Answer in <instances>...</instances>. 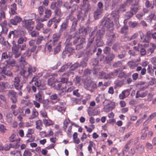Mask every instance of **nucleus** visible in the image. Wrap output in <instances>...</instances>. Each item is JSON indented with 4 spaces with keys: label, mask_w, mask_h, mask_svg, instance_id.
<instances>
[{
    "label": "nucleus",
    "mask_w": 156,
    "mask_h": 156,
    "mask_svg": "<svg viewBox=\"0 0 156 156\" xmlns=\"http://www.w3.org/2000/svg\"><path fill=\"white\" fill-rule=\"evenodd\" d=\"M6 69H2L0 70L2 71V73L10 77L12 76V72L9 70L6 71Z\"/></svg>",
    "instance_id": "29"
},
{
    "label": "nucleus",
    "mask_w": 156,
    "mask_h": 156,
    "mask_svg": "<svg viewBox=\"0 0 156 156\" xmlns=\"http://www.w3.org/2000/svg\"><path fill=\"white\" fill-rule=\"evenodd\" d=\"M68 21L66 20V22L63 23L61 26V28L60 29V31H63L65 30L67 27Z\"/></svg>",
    "instance_id": "40"
},
{
    "label": "nucleus",
    "mask_w": 156,
    "mask_h": 156,
    "mask_svg": "<svg viewBox=\"0 0 156 156\" xmlns=\"http://www.w3.org/2000/svg\"><path fill=\"white\" fill-rule=\"evenodd\" d=\"M44 124L46 126H49L52 124V122L50 120L44 119L43 120Z\"/></svg>",
    "instance_id": "56"
},
{
    "label": "nucleus",
    "mask_w": 156,
    "mask_h": 156,
    "mask_svg": "<svg viewBox=\"0 0 156 156\" xmlns=\"http://www.w3.org/2000/svg\"><path fill=\"white\" fill-rule=\"evenodd\" d=\"M124 61L123 60L118 61L114 63L113 65V66L114 68L120 67L122 66V62Z\"/></svg>",
    "instance_id": "34"
},
{
    "label": "nucleus",
    "mask_w": 156,
    "mask_h": 156,
    "mask_svg": "<svg viewBox=\"0 0 156 156\" xmlns=\"http://www.w3.org/2000/svg\"><path fill=\"white\" fill-rule=\"evenodd\" d=\"M37 68L34 66H29L28 68L27 72L29 75L31 76L32 75V73H34L36 70Z\"/></svg>",
    "instance_id": "25"
},
{
    "label": "nucleus",
    "mask_w": 156,
    "mask_h": 156,
    "mask_svg": "<svg viewBox=\"0 0 156 156\" xmlns=\"http://www.w3.org/2000/svg\"><path fill=\"white\" fill-rule=\"evenodd\" d=\"M35 100L40 103H42L43 100L41 93L38 92L37 93L35 94Z\"/></svg>",
    "instance_id": "24"
},
{
    "label": "nucleus",
    "mask_w": 156,
    "mask_h": 156,
    "mask_svg": "<svg viewBox=\"0 0 156 156\" xmlns=\"http://www.w3.org/2000/svg\"><path fill=\"white\" fill-rule=\"evenodd\" d=\"M129 5H138V1L137 0H128Z\"/></svg>",
    "instance_id": "50"
},
{
    "label": "nucleus",
    "mask_w": 156,
    "mask_h": 156,
    "mask_svg": "<svg viewBox=\"0 0 156 156\" xmlns=\"http://www.w3.org/2000/svg\"><path fill=\"white\" fill-rule=\"evenodd\" d=\"M66 45L65 48V50L62 52V54L65 55L68 53H71L74 50V49L70 46L72 44L70 42H69V40L68 39L66 42Z\"/></svg>",
    "instance_id": "5"
},
{
    "label": "nucleus",
    "mask_w": 156,
    "mask_h": 156,
    "mask_svg": "<svg viewBox=\"0 0 156 156\" xmlns=\"http://www.w3.org/2000/svg\"><path fill=\"white\" fill-rule=\"evenodd\" d=\"M85 45V39L83 38L80 41V43L76 45V49L80 50L83 48Z\"/></svg>",
    "instance_id": "16"
},
{
    "label": "nucleus",
    "mask_w": 156,
    "mask_h": 156,
    "mask_svg": "<svg viewBox=\"0 0 156 156\" xmlns=\"http://www.w3.org/2000/svg\"><path fill=\"white\" fill-rule=\"evenodd\" d=\"M73 124H74L73 123L71 122V124L68 126L67 133L69 137H71V136L72 127Z\"/></svg>",
    "instance_id": "39"
},
{
    "label": "nucleus",
    "mask_w": 156,
    "mask_h": 156,
    "mask_svg": "<svg viewBox=\"0 0 156 156\" xmlns=\"http://www.w3.org/2000/svg\"><path fill=\"white\" fill-rule=\"evenodd\" d=\"M89 144L87 147L89 153H91L92 152V147L94 148H95V144L91 141H89Z\"/></svg>",
    "instance_id": "27"
},
{
    "label": "nucleus",
    "mask_w": 156,
    "mask_h": 156,
    "mask_svg": "<svg viewBox=\"0 0 156 156\" xmlns=\"http://www.w3.org/2000/svg\"><path fill=\"white\" fill-rule=\"evenodd\" d=\"M26 137L29 138L26 140L27 143L33 142L34 140V137L31 134H29V133H27L26 134Z\"/></svg>",
    "instance_id": "33"
},
{
    "label": "nucleus",
    "mask_w": 156,
    "mask_h": 156,
    "mask_svg": "<svg viewBox=\"0 0 156 156\" xmlns=\"http://www.w3.org/2000/svg\"><path fill=\"white\" fill-rule=\"evenodd\" d=\"M53 87L57 90H60L62 89V84L58 82H56Z\"/></svg>",
    "instance_id": "32"
},
{
    "label": "nucleus",
    "mask_w": 156,
    "mask_h": 156,
    "mask_svg": "<svg viewBox=\"0 0 156 156\" xmlns=\"http://www.w3.org/2000/svg\"><path fill=\"white\" fill-rule=\"evenodd\" d=\"M103 12V11L97 9L94 13V16L95 19H98Z\"/></svg>",
    "instance_id": "35"
},
{
    "label": "nucleus",
    "mask_w": 156,
    "mask_h": 156,
    "mask_svg": "<svg viewBox=\"0 0 156 156\" xmlns=\"http://www.w3.org/2000/svg\"><path fill=\"white\" fill-rule=\"evenodd\" d=\"M61 37V34L59 33H55L52 37V44L53 46L56 45V44H58V41Z\"/></svg>",
    "instance_id": "12"
},
{
    "label": "nucleus",
    "mask_w": 156,
    "mask_h": 156,
    "mask_svg": "<svg viewBox=\"0 0 156 156\" xmlns=\"http://www.w3.org/2000/svg\"><path fill=\"white\" fill-rule=\"evenodd\" d=\"M71 64L70 63H68L66 64L63 66L59 70V72H63L65 71L66 69L68 68L69 66H70Z\"/></svg>",
    "instance_id": "41"
},
{
    "label": "nucleus",
    "mask_w": 156,
    "mask_h": 156,
    "mask_svg": "<svg viewBox=\"0 0 156 156\" xmlns=\"http://www.w3.org/2000/svg\"><path fill=\"white\" fill-rule=\"evenodd\" d=\"M35 47H32L30 49H28L23 54L21 57L25 58H29L31 56L32 52L35 51Z\"/></svg>",
    "instance_id": "13"
},
{
    "label": "nucleus",
    "mask_w": 156,
    "mask_h": 156,
    "mask_svg": "<svg viewBox=\"0 0 156 156\" xmlns=\"http://www.w3.org/2000/svg\"><path fill=\"white\" fill-rule=\"evenodd\" d=\"M26 58L21 57L20 59L19 60L20 64L21 65H22L23 66L26 65L27 63V62L26 61Z\"/></svg>",
    "instance_id": "51"
},
{
    "label": "nucleus",
    "mask_w": 156,
    "mask_h": 156,
    "mask_svg": "<svg viewBox=\"0 0 156 156\" xmlns=\"http://www.w3.org/2000/svg\"><path fill=\"white\" fill-rule=\"evenodd\" d=\"M38 112L34 108L33 110L31 112V115L29 117V119L30 120V122H33V121H31V120L35 119L38 116Z\"/></svg>",
    "instance_id": "20"
},
{
    "label": "nucleus",
    "mask_w": 156,
    "mask_h": 156,
    "mask_svg": "<svg viewBox=\"0 0 156 156\" xmlns=\"http://www.w3.org/2000/svg\"><path fill=\"white\" fill-rule=\"evenodd\" d=\"M104 110L106 112H108L113 109V108L111 107L108 104V105H105L104 108Z\"/></svg>",
    "instance_id": "54"
},
{
    "label": "nucleus",
    "mask_w": 156,
    "mask_h": 156,
    "mask_svg": "<svg viewBox=\"0 0 156 156\" xmlns=\"http://www.w3.org/2000/svg\"><path fill=\"white\" fill-rule=\"evenodd\" d=\"M32 153L30 150H26L23 153V156H31Z\"/></svg>",
    "instance_id": "57"
},
{
    "label": "nucleus",
    "mask_w": 156,
    "mask_h": 156,
    "mask_svg": "<svg viewBox=\"0 0 156 156\" xmlns=\"http://www.w3.org/2000/svg\"><path fill=\"white\" fill-rule=\"evenodd\" d=\"M115 55L113 53L107 56L106 57L105 60L104 62L105 64L108 63L112 61L115 58Z\"/></svg>",
    "instance_id": "19"
},
{
    "label": "nucleus",
    "mask_w": 156,
    "mask_h": 156,
    "mask_svg": "<svg viewBox=\"0 0 156 156\" xmlns=\"http://www.w3.org/2000/svg\"><path fill=\"white\" fill-rule=\"evenodd\" d=\"M35 40H31L29 41L28 43H29V44L30 46L32 47H35V50L37 48V46L35 44Z\"/></svg>",
    "instance_id": "58"
},
{
    "label": "nucleus",
    "mask_w": 156,
    "mask_h": 156,
    "mask_svg": "<svg viewBox=\"0 0 156 156\" xmlns=\"http://www.w3.org/2000/svg\"><path fill=\"white\" fill-rule=\"evenodd\" d=\"M11 57V53L10 52H3L1 55V60L6 59H10Z\"/></svg>",
    "instance_id": "22"
},
{
    "label": "nucleus",
    "mask_w": 156,
    "mask_h": 156,
    "mask_svg": "<svg viewBox=\"0 0 156 156\" xmlns=\"http://www.w3.org/2000/svg\"><path fill=\"white\" fill-rule=\"evenodd\" d=\"M20 74L23 76L24 78H27L29 75L28 72L26 70L22 69L20 72Z\"/></svg>",
    "instance_id": "45"
},
{
    "label": "nucleus",
    "mask_w": 156,
    "mask_h": 156,
    "mask_svg": "<svg viewBox=\"0 0 156 156\" xmlns=\"http://www.w3.org/2000/svg\"><path fill=\"white\" fill-rule=\"evenodd\" d=\"M111 16L113 18L115 22H117L119 17V10L112 11L111 13Z\"/></svg>",
    "instance_id": "17"
},
{
    "label": "nucleus",
    "mask_w": 156,
    "mask_h": 156,
    "mask_svg": "<svg viewBox=\"0 0 156 156\" xmlns=\"http://www.w3.org/2000/svg\"><path fill=\"white\" fill-rule=\"evenodd\" d=\"M90 0H83L82 5V9L85 10V12H87L91 9L90 5L89 4Z\"/></svg>",
    "instance_id": "10"
},
{
    "label": "nucleus",
    "mask_w": 156,
    "mask_h": 156,
    "mask_svg": "<svg viewBox=\"0 0 156 156\" xmlns=\"http://www.w3.org/2000/svg\"><path fill=\"white\" fill-rule=\"evenodd\" d=\"M97 10H99L103 11V4L101 2H99L98 3V8Z\"/></svg>",
    "instance_id": "63"
},
{
    "label": "nucleus",
    "mask_w": 156,
    "mask_h": 156,
    "mask_svg": "<svg viewBox=\"0 0 156 156\" xmlns=\"http://www.w3.org/2000/svg\"><path fill=\"white\" fill-rule=\"evenodd\" d=\"M44 7L41 6L39 7L38 8V11L39 15L41 16L42 15L44 12Z\"/></svg>",
    "instance_id": "61"
},
{
    "label": "nucleus",
    "mask_w": 156,
    "mask_h": 156,
    "mask_svg": "<svg viewBox=\"0 0 156 156\" xmlns=\"http://www.w3.org/2000/svg\"><path fill=\"white\" fill-rule=\"evenodd\" d=\"M11 14L15 15L16 14V3H14L11 5Z\"/></svg>",
    "instance_id": "31"
},
{
    "label": "nucleus",
    "mask_w": 156,
    "mask_h": 156,
    "mask_svg": "<svg viewBox=\"0 0 156 156\" xmlns=\"http://www.w3.org/2000/svg\"><path fill=\"white\" fill-rule=\"evenodd\" d=\"M29 34L32 37H36L38 36L39 33L38 32L35 30L29 31H28Z\"/></svg>",
    "instance_id": "42"
},
{
    "label": "nucleus",
    "mask_w": 156,
    "mask_h": 156,
    "mask_svg": "<svg viewBox=\"0 0 156 156\" xmlns=\"http://www.w3.org/2000/svg\"><path fill=\"white\" fill-rule=\"evenodd\" d=\"M6 64H3V66L5 67V69H7L8 67L14 66L16 64V61L14 59L10 61H6Z\"/></svg>",
    "instance_id": "15"
},
{
    "label": "nucleus",
    "mask_w": 156,
    "mask_h": 156,
    "mask_svg": "<svg viewBox=\"0 0 156 156\" xmlns=\"http://www.w3.org/2000/svg\"><path fill=\"white\" fill-rule=\"evenodd\" d=\"M12 51L13 53H16L19 51L20 45L16 44L14 41L12 42Z\"/></svg>",
    "instance_id": "18"
},
{
    "label": "nucleus",
    "mask_w": 156,
    "mask_h": 156,
    "mask_svg": "<svg viewBox=\"0 0 156 156\" xmlns=\"http://www.w3.org/2000/svg\"><path fill=\"white\" fill-rule=\"evenodd\" d=\"M61 42H59L58 44H56L57 46L54 48V54H55L58 53L61 49Z\"/></svg>",
    "instance_id": "37"
},
{
    "label": "nucleus",
    "mask_w": 156,
    "mask_h": 156,
    "mask_svg": "<svg viewBox=\"0 0 156 156\" xmlns=\"http://www.w3.org/2000/svg\"><path fill=\"white\" fill-rule=\"evenodd\" d=\"M5 12L2 10H1L0 13V22L2 21V19H5Z\"/></svg>",
    "instance_id": "59"
},
{
    "label": "nucleus",
    "mask_w": 156,
    "mask_h": 156,
    "mask_svg": "<svg viewBox=\"0 0 156 156\" xmlns=\"http://www.w3.org/2000/svg\"><path fill=\"white\" fill-rule=\"evenodd\" d=\"M146 107V106L145 105V104L144 103L138 105L137 106L136 108L135 109V112H136V109H140Z\"/></svg>",
    "instance_id": "62"
},
{
    "label": "nucleus",
    "mask_w": 156,
    "mask_h": 156,
    "mask_svg": "<svg viewBox=\"0 0 156 156\" xmlns=\"http://www.w3.org/2000/svg\"><path fill=\"white\" fill-rule=\"evenodd\" d=\"M44 37L41 35H40L37 37L36 40V43L37 44H41L42 41H44Z\"/></svg>",
    "instance_id": "44"
},
{
    "label": "nucleus",
    "mask_w": 156,
    "mask_h": 156,
    "mask_svg": "<svg viewBox=\"0 0 156 156\" xmlns=\"http://www.w3.org/2000/svg\"><path fill=\"white\" fill-rule=\"evenodd\" d=\"M20 80L18 76H16L14 78V85L15 88L18 90H21L23 87V85L20 84Z\"/></svg>",
    "instance_id": "9"
},
{
    "label": "nucleus",
    "mask_w": 156,
    "mask_h": 156,
    "mask_svg": "<svg viewBox=\"0 0 156 156\" xmlns=\"http://www.w3.org/2000/svg\"><path fill=\"white\" fill-rule=\"evenodd\" d=\"M147 94V91H146L143 92H140L139 90L137 91L135 97L136 98H138L140 97L143 98L145 97Z\"/></svg>",
    "instance_id": "23"
},
{
    "label": "nucleus",
    "mask_w": 156,
    "mask_h": 156,
    "mask_svg": "<svg viewBox=\"0 0 156 156\" xmlns=\"http://www.w3.org/2000/svg\"><path fill=\"white\" fill-rule=\"evenodd\" d=\"M156 116V112H154L151 114L148 117L147 120L144 123V124L146 122H147L148 120L150 121L151 119H153L154 117Z\"/></svg>",
    "instance_id": "60"
},
{
    "label": "nucleus",
    "mask_w": 156,
    "mask_h": 156,
    "mask_svg": "<svg viewBox=\"0 0 156 156\" xmlns=\"http://www.w3.org/2000/svg\"><path fill=\"white\" fill-rule=\"evenodd\" d=\"M66 20L68 21V20H70L72 22V25L71 28L73 30H75L76 27L77 25V20L74 16H73V13H70L69 16L66 17Z\"/></svg>",
    "instance_id": "4"
},
{
    "label": "nucleus",
    "mask_w": 156,
    "mask_h": 156,
    "mask_svg": "<svg viewBox=\"0 0 156 156\" xmlns=\"http://www.w3.org/2000/svg\"><path fill=\"white\" fill-rule=\"evenodd\" d=\"M106 36L107 37V41L106 42V44L108 45H111L112 44V42L115 39V35L114 34H109L108 33L106 34Z\"/></svg>",
    "instance_id": "6"
},
{
    "label": "nucleus",
    "mask_w": 156,
    "mask_h": 156,
    "mask_svg": "<svg viewBox=\"0 0 156 156\" xmlns=\"http://www.w3.org/2000/svg\"><path fill=\"white\" fill-rule=\"evenodd\" d=\"M36 128L39 129V130H41L42 128V122L41 120H38L36 122Z\"/></svg>",
    "instance_id": "30"
},
{
    "label": "nucleus",
    "mask_w": 156,
    "mask_h": 156,
    "mask_svg": "<svg viewBox=\"0 0 156 156\" xmlns=\"http://www.w3.org/2000/svg\"><path fill=\"white\" fill-rule=\"evenodd\" d=\"M129 93V91L127 90H125L122 91V92L119 94V97L120 99H123L126 98L125 94L126 93Z\"/></svg>",
    "instance_id": "47"
},
{
    "label": "nucleus",
    "mask_w": 156,
    "mask_h": 156,
    "mask_svg": "<svg viewBox=\"0 0 156 156\" xmlns=\"http://www.w3.org/2000/svg\"><path fill=\"white\" fill-rule=\"evenodd\" d=\"M105 33L104 29L102 28L99 30H94L89 35L90 38L88 40V44L90 45L93 42L94 38H95L96 41H99L103 37Z\"/></svg>",
    "instance_id": "1"
},
{
    "label": "nucleus",
    "mask_w": 156,
    "mask_h": 156,
    "mask_svg": "<svg viewBox=\"0 0 156 156\" xmlns=\"http://www.w3.org/2000/svg\"><path fill=\"white\" fill-rule=\"evenodd\" d=\"M136 71H141L140 72V74L142 75H144L145 74L146 70V69L145 68H143V69L142 68V67L140 66H137L136 68Z\"/></svg>",
    "instance_id": "36"
},
{
    "label": "nucleus",
    "mask_w": 156,
    "mask_h": 156,
    "mask_svg": "<svg viewBox=\"0 0 156 156\" xmlns=\"http://www.w3.org/2000/svg\"><path fill=\"white\" fill-rule=\"evenodd\" d=\"M8 95L10 98L13 103H15L17 101L16 93L12 90L9 91Z\"/></svg>",
    "instance_id": "7"
},
{
    "label": "nucleus",
    "mask_w": 156,
    "mask_h": 156,
    "mask_svg": "<svg viewBox=\"0 0 156 156\" xmlns=\"http://www.w3.org/2000/svg\"><path fill=\"white\" fill-rule=\"evenodd\" d=\"M92 81L90 78H87L84 82L85 88L87 90H90Z\"/></svg>",
    "instance_id": "14"
},
{
    "label": "nucleus",
    "mask_w": 156,
    "mask_h": 156,
    "mask_svg": "<svg viewBox=\"0 0 156 156\" xmlns=\"http://www.w3.org/2000/svg\"><path fill=\"white\" fill-rule=\"evenodd\" d=\"M22 19L19 16H15L14 17L9 20V22L11 24L13 25H17L22 21Z\"/></svg>",
    "instance_id": "8"
},
{
    "label": "nucleus",
    "mask_w": 156,
    "mask_h": 156,
    "mask_svg": "<svg viewBox=\"0 0 156 156\" xmlns=\"http://www.w3.org/2000/svg\"><path fill=\"white\" fill-rule=\"evenodd\" d=\"M54 13L55 16H58L59 17H61L63 15V13L60 8H57L55 10Z\"/></svg>",
    "instance_id": "28"
},
{
    "label": "nucleus",
    "mask_w": 156,
    "mask_h": 156,
    "mask_svg": "<svg viewBox=\"0 0 156 156\" xmlns=\"http://www.w3.org/2000/svg\"><path fill=\"white\" fill-rule=\"evenodd\" d=\"M151 44L152 45V47L149 48L148 50V51L151 54L153 53L154 50L156 48V46L154 44L151 43Z\"/></svg>",
    "instance_id": "55"
},
{
    "label": "nucleus",
    "mask_w": 156,
    "mask_h": 156,
    "mask_svg": "<svg viewBox=\"0 0 156 156\" xmlns=\"http://www.w3.org/2000/svg\"><path fill=\"white\" fill-rule=\"evenodd\" d=\"M100 75L101 77L104 79H108L110 78L109 74H106L105 72L102 71L100 73Z\"/></svg>",
    "instance_id": "43"
},
{
    "label": "nucleus",
    "mask_w": 156,
    "mask_h": 156,
    "mask_svg": "<svg viewBox=\"0 0 156 156\" xmlns=\"http://www.w3.org/2000/svg\"><path fill=\"white\" fill-rule=\"evenodd\" d=\"M27 40V38L25 37H21L19 38L17 41L18 43L19 44H21L24 42H26Z\"/></svg>",
    "instance_id": "48"
},
{
    "label": "nucleus",
    "mask_w": 156,
    "mask_h": 156,
    "mask_svg": "<svg viewBox=\"0 0 156 156\" xmlns=\"http://www.w3.org/2000/svg\"><path fill=\"white\" fill-rule=\"evenodd\" d=\"M55 17L54 16L51 19H50L48 21L47 26L48 27H51L53 23H55Z\"/></svg>",
    "instance_id": "46"
},
{
    "label": "nucleus",
    "mask_w": 156,
    "mask_h": 156,
    "mask_svg": "<svg viewBox=\"0 0 156 156\" xmlns=\"http://www.w3.org/2000/svg\"><path fill=\"white\" fill-rule=\"evenodd\" d=\"M10 154L14 156H21V152L19 151H14L10 152Z\"/></svg>",
    "instance_id": "49"
},
{
    "label": "nucleus",
    "mask_w": 156,
    "mask_h": 156,
    "mask_svg": "<svg viewBox=\"0 0 156 156\" xmlns=\"http://www.w3.org/2000/svg\"><path fill=\"white\" fill-rule=\"evenodd\" d=\"M101 25L107 29L111 28L112 31L113 29V24L110 19L108 18H106L102 19L101 22Z\"/></svg>",
    "instance_id": "2"
},
{
    "label": "nucleus",
    "mask_w": 156,
    "mask_h": 156,
    "mask_svg": "<svg viewBox=\"0 0 156 156\" xmlns=\"http://www.w3.org/2000/svg\"><path fill=\"white\" fill-rule=\"evenodd\" d=\"M66 86H65L64 88L62 87V89L59 90L60 91L58 93V94L60 96L64 95L66 91Z\"/></svg>",
    "instance_id": "53"
},
{
    "label": "nucleus",
    "mask_w": 156,
    "mask_h": 156,
    "mask_svg": "<svg viewBox=\"0 0 156 156\" xmlns=\"http://www.w3.org/2000/svg\"><path fill=\"white\" fill-rule=\"evenodd\" d=\"M45 14L43 18H41L40 20L41 22L45 21L47 20V19L49 18L51 16L52 14V11L48 9H47L45 11Z\"/></svg>",
    "instance_id": "11"
},
{
    "label": "nucleus",
    "mask_w": 156,
    "mask_h": 156,
    "mask_svg": "<svg viewBox=\"0 0 156 156\" xmlns=\"http://www.w3.org/2000/svg\"><path fill=\"white\" fill-rule=\"evenodd\" d=\"M70 121L68 119H66L63 122V129L66 132L67 128L70 122Z\"/></svg>",
    "instance_id": "26"
},
{
    "label": "nucleus",
    "mask_w": 156,
    "mask_h": 156,
    "mask_svg": "<svg viewBox=\"0 0 156 156\" xmlns=\"http://www.w3.org/2000/svg\"><path fill=\"white\" fill-rule=\"evenodd\" d=\"M41 18L36 19V21L37 23V25L35 27V29L37 30H39L41 29L43 27L44 24L40 22H42L40 20Z\"/></svg>",
    "instance_id": "21"
},
{
    "label": "nucleus",
    "mask_w": 156,
    "mask_h": 156,
    "mask_svg": "<svg viewBox=\"0 0 156 156\" xmlns=\"http://www.w3.org/2000/svg\"><path fill=\"white\" fill-rule=\"evenodd\" d=\"M80 33H83V35H86L87 34V29L85 28H81L79 30Z\"/></svg>",
    "instance_id": "64"
},
{
    "label": "nucleus",
    "mask_w": 156,
    "mask_h": 156,
    "mask_svg": "<svg viewBox=\"0 0 156 156\" xmlns=\"http://www.w3.org/2000/svg\"><path fill=\"white\" fill-rule=\"evenodd\" d=\"M34 22L31 20H24L22 22V26L28 31H32L34 27Z\"/></svg>",
    "instance_id": "3"
},
{
    "label": "nucleus",
    "mask_w": 156,
    "mask_h": 156,
    "mask_svg": "<svg viewBox=\"0 0 156 156\" xmlns=\"http://www.w3.org/2000/svg\"><path fill=\"white\" fill-rule=\"evenodd\" d=\"M128 65L131 69H134L137 66V64L135 62L129 61L127 63Z\"/></svg>",
    "instance_id": "38"
},
{
    "label": "nucleus",
    "mask_w": 156,
    "mask_h": 156,
    "mask_svg": "<svg viewBox=\"0 0 156 156\" xmlns=\"http://www.w3.org/2000/svg\"><path fill=\"white\" fill-rule=\"evenodd\" d=\"M55 82L52 78H50L48 80V85L52 87H53Z\"/></svg>",
    "instance_id": "52"
}]
</instances>
